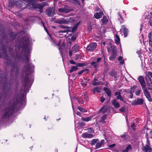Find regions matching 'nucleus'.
<instances>
[{
  "label": "nucleus",
  "instance_id": "f257e3e1",
  "mask_svg": "<svg viewBox=\"0 0 152 152\" xmlns=\"http://www.w3.org/2000/svg\"><path fill=\"white\" fill-rule=\"evenodd\" d=\"M30 51V49L28 45H25L23 48L21 55L17 56L14 58L16 61L18 60L26 62L23 70L24 72H25V74H27V75L25 76L22 81L23 86L24 87L23 91L22 93L23 95L25 94L26 92L27 91L28 88L30 87L33 81L32 76L27 73L29 72H32L34 68V65L29 63V54Z\"/></svg>",
  "mask_w": 152,
  "mask_h": 152
},
{
  "label": "nucleus",
  "instance_id": "f03ea898",
  "mask_svg": "<svg viewBox=\"0 0 152 152\" xmlns=\"http://www.w3.org/2000/svg\"><path fill=\"white\" fill-rule=\"evenodd\" d=\"M16 104V102L15 103H13L12 105L9 107L8 109L5 110L4 114L3 116V118H5L8 117L12 114Z\"/></svg>",
  "mask_w": 152,
  "mask_h": 152
},
{
  "label": "nucleus",
  "instance_id": "7ed1b4c3",
  "mask_svg": "<svg viewBox=\"0 0 152 152\" xmlns=\"http://www.w3.org/2000/svg\"><path fill=\"white\" fill-rule=\"evenodd\" d=\"M74 21V20L72 19L71 18L65 19L64 18L61 19H58L55 21V22L56 23L59 24H69L70 23H72Z\"/></svg>",
  "mask_w": 152,
  "mask_h": 152
},
{
  "label": "nucleus",
  "instance_id": "20e7f679",
  "mask_svg": "<svg viewBox=\"0 0 152 152\" xmlns=\"http://www.w3.org/2000/svg\"><path fill=\"white\" fill-rule=\"evenodd\" d=\"M142 88L143 90L144 94L146 98L148 99L149 101L152 102V99L151 97L150 94L146 86Z\"/></svg>",
  "mask_w": 152,
  "mask_h": 152
},
{
  "label": "nucleus",
  "instance_id": "39448f33",
  "mask_svg": "<svg viewBox=\"0 0 152 152\" xmlns=\"http://www.w3.org/2000/svg\"><path fill=\"white\" fill-rule=\"evenodd\" d=\"M97 46V45L96 43H92L88 45L86 50L88 51H93L95 50Z\"/></svg>",
  "mask_w": 152,
  "mask_h": 152
},
{
  "label": "nucleus",
  "instance_id": "423d86ee",
  "mask_svg": "<svg viewBox=\"0 0 152 152\" xmlns=\"http://www.w3.org/2000/svg\"><path fill=\"white\" fill-rule=\"evenodd\" d=\"M138 80L142 88L146 87L145 83L143 77L142 76H139L138 77Z\"/></svg>",
  "mask_w": 152,
  "mask_h": 152
},
{
  "label": "nucleus",
  "instance_id": "0eeeda50",
  "mask_svg": "<svg viewBox=\"0 0 152 152\" xmlns=\"http://www.w3.org/2000/svg\"><path fill=\"white\" fill-rule=\"evenodd\" d=\"M55 14L54 9L53 7L50 8L47 10V14L49 16H51Z\"/></svg>",
  "mask_w": 152,
  "mask_h": 152
},
{
  "label": "nucleus",
  "instance_id": "6e6552de",
  "mask_svg": "<svg viewBox=\"0 0 152 152\" xmlns=\"http://www.w3.org/2000/svg\"><path fill=\"white\" fill-rule=\"evenodd\" d=\"M10 64L12 67V70H11V73H13L14 72L15 73L18 70V67L17 64L15 63L14 64H12L11 63H10Z\"/></svg>",
  "mask_w": 152,
  "mask_h": 152
},
{
  "label": "nucleus",
  "instance_id": "1a4fd4ad",
  "mask_svg": "<svg viewBox=\"0 0 152 152\" xmlns=\"http://www.w3.org/2000/svg\"><path fill=\"white\" fill-rule=\"evenodd\" d=\"M58 10L60 12H64L65 13H67L69 11V10L68 8V7L67 6H65L64 8H59Z\"/></svg>",
  "mask_w": 152,
  "mask_h": 152
},
{
  "label": "nucleus",
  "instance_id": "9d476101",
  "mask_svg": "<svg viewBox=\"0 0 152 152\" xmlns=\"http://www.w3.org/2000/svg\"><path fill=\"white\" fill-rule=\"evenodd\" d=\"M143 100L141 98H137L134 102L133 104L135 105H141L143 104Z\"/></svg>",
  "mask_w": 152,
  "mask_h": 152
},
{
  "label": "nucleus",
  "instance_id": "9b49d317",
  "mask_svg": "<svg viewBox=\"0 0 152 152\" xmlns=\"http://www.w3.org/2000/svg\"><path fill=\"white\" fill-rule=\"evenodd\" d=\"M104 140H102L100 142H97L96 145V149L104 145Z\"/></svg>",
  "mask_w": 152,
  "mask_h": 152
},
{
  "label": "nucleus",
  "instance_id": "f8f14e48",
  "mask_svg": "<svg viewBox=\"0 0 152 152\" xmlns=\"http://www.w3.org/2000/svg\"><path fill=\"white\" fill-rule=\"evenodd\" d=\"M142 150L145 152H151L152 149L148 145H146L142 149Z\"/></svg>",
  "mask_w": 152,
  "mask_h": 152
},
{
  "label": "nucleus",
  "instance_id": "ddd939ff",
  "mask_svg": "<svg viewBox=\"0 0 152 152\" xmlns=\"http://www.w3.org/2000/svg\"><path fill=\"white\" fill-rule=\"evenodd\" d=\"M82 137L83 138H92L94 137V135L88 133H85L82 134Z\"/></svg>",
  "mask_w": 152,
  "mask_h": 152
},
{
  "label": "nucleus",
  "instance_id": "4468645a",
  "mask_svg": "<svg viewBox=\"0 0 152 152\" xmlns=\"http://www.w3.org/2000/svg\"><path fill=\"white\" fill-rule=\"evenodd\" d=\"M112 104L114 107L116 109L120 107V104L117 102L116 99H114L113 101Z\"/></svg>",
  "mask_w": 152,
  "mask_h": 152
},
{
  "label": "nucleus",
  "instance_id": "2eb2a0df",
  "mask_svg": "<svg viewBox=\"0 0 152 152\" xmlns=\"http://www.w3.org/2000/svg\"><path fill=\"white\" fill-rule=\"evenodd\" d=\"M121 31H124V37H126L127 36L128 30L127 29L125 28V26H122L121 28Z\"/></svg>",
  "mask_w": 152,
  "mask_h": 152
},
{
  "label": "nucleus",
  "instance_id": "dca6fc26",
  "mask_svg": "<svg viewBox=\"0 0 152 152\" xmlns=\"http://www.w3.org/2000/svg\"><path fill=\"white\" fill-rule=\"evenodd\" d=\"M109 109L106 106H104L102 107L100 109V111L102 112L103 113H104L107 112L109 110Z\"/></svg>",
  "mask_w": 152,
  "mask_h": 152
},
{
  "label": "nucleus",
  "instance_id": "f3484780",
  "mask_svg": "<svg viewBox=\"0 0 152 152\" xmlns=\"http://www.w3.org/2000/svg\"><path fill=\"white\" fill-rule=\"evenodd\" d=\"M103 15V14L102 12H96L94 14V16L95 18L98 19L102 16Z\"/></svg>",
  "mask_w": 152,
  "mask_h": 152
},
{
  "label": "nucleus",
  "instance_id": "a211bd4d",
  "mask_svg": "<svg viewBox=\"0 0 152 152\" xmlns=\"http://www.w3.org/2000/svg\"><path fill=\"white\" fill-rule=\"evenodd\" d=\"M117 56V52H112V54L109 57V59L111 60H114L116 58Z\"/></svg>",
  "mask_w": 152,
  "mask_h": 152
},
{
  "label": "nucleus",
  "instance_id": "6ab92c4d",
  "mask_svg": "<svg viewBox=\"0 0 152 152\" xmlns=\"http://www.w3.org/2000/svg\"><path fill=\"white\" fill-rule=\"evenodd\" d=\"M44 6L42 5L41 4H37L35 5V7L36 8H38L40 10V12H42V9H43V7H44Z\"/></svg>",
  "mask_w": 152,
  "mask_h": 152
},
{
  "label": "nucleus",
  "instance_id": "aec40b11",
  "mask_svg": "<svg viewBox=\"0 0 152 152\" xmlns=\"http://www.w3.org/2000/svg\"><path fill=\"white\" fill-rule=\"evenodd\" d=\"M103 90L106 92V94L107 96H111V93L110 91L106 87H104L103 88Z\"/></svg>",
  "mask_w": 152,
  "mask_h": 152
},
{
  "label": "nucleus",
  "instance_id": "412c9836",
  "mask_svg": "<svg viewBox=\"0 0 152 152\" xmlns=\"http://www.w3.org/2000/svg\"><path fill=\"white\" fill-rule=\"evenodd\" d=\"M101 83H102L101 82V81H98L97 80L94 79V80L93 81L92 85L93 86H97L99 85Z\"/></svg>",
  "mask_w": 152,
  "mask_h": 152
},
{
  "label": "nucleus",
  "instance_id": "4be33fe9",
  "mask_svg": "<svg viewBox=\"0 0 152 152\" xmlns=\"http://www.w3.org/2000/svg\"><path fill=\"white\" fill-rule=\"evenodd\" d=\"M72 51L75 53L77 52L78 49V45L75 44L72 48Z\"/></svg>",
  "mask_w": 152,
  "mask_h": 152
},
{
  "label": "nucleus",
  "instance_id": "5701e85b",
  "mask_svg": "<svg viewBox=\"0 0 152 152\" xmlns=\"http://www.w3.org/2000/svg\"><path fill=\"white\" fill-rule=\"evenodd\" d=\"M149 16L150 19L148 23L150 26H152V12L150 13V15H149Z\"/></svg>",
  "mask_w": 152,
  "mask_h": 152
},
{
  "label": "nucleus",
  "instance_id": "b1692460",
  "mask_svg": "<svg viewBox=\"0 0 152 152\" xmlns=\"http://www.w3.org/2000/svg\"><path fill=\"white\" fill-rule=\"evenodd\" d=\"M148 37L149 39V44L150 47L152 46V34L151 33H150L148 35Z\"/></svg>",
  "mask_w": 152,
  "mask_h": 152
},
{
  "label": "nucleus",
  "instance_id": "393cba45",
  "mask_svg": "<svg viewBox=\"0 0 152 152\" xmlns=\"http://www.w3.org/2000/svg\"><path fill=\"white\" fill-rule=\"evenodd\" d=\"M100 88L98 87H96L94 88L93 91V92L94 94L95 92L99 93L100 92Z\"/></svg>",
  "mask_w": 152,
  "mask_h": 152
},
{
  "label": "nucleus",
  "instance_id": "a878e982",
  "mask_svg": "<svg viewBox=\"0 0 152 152\" xmlns=\"http://www.w3.org/2000/svg\"><path fill=\"white\" fill-rule=\"evenodd\" d=\"M91 64L94 67V68H96L99 65V63L97 62L96 61H94L92 62Z\"/></svg>",
  "mask_w": 152,
  "mask_h": 152
},
{
  "label": "nucleus",
  "instance_id": "bb28decb",
  "mask_svg": "<svg viewBox=\"0 0 152 152\" xmlns=\"http://www.w3.org/2000/svg\"><path fill=\"white\" fill-rule=\"evenodd\" d=\"M79 24H80V23L78 22L75 24V26L72 28V32H74L77 29L78 26L79 25Z\"/></svg>",
  "mask_w": 152,
  "mask_h": 152
},
{
  "label": "nucleus",
  "instance_id": "cd10ccee",
  "mask_svg": "<svg viewBox=\"0 0 152 152\" xmlns=\"http://www.w3.org/2000/svg\"><path fill=\"white\" fill-rule=\"evenodd\" d=\"M82 119L83 121H85L86 122H88L91 120L92 117H89L86 118L82 117Z\"/></svg>",
  "mask_w": 152,
  "mask_h": 152
},
{
  "label": "nucleus",
  "instance_id": "c85d7f7f",
  "mask_svg": "<svg viewBox=\"0 0 152 152\" xmlns=\"http://www.w3.org/2000/svg\"><path fill=\"white\" fill-rule=\"evenodd\" d=\"M132 148L131 145H129L126 148L125 150L123 151V152H128V151L131 149Z\"/></svg>",
  "mask_w": 152,
  "mask_h": 152
},
{
  "label": "nucleus",
  "instance_id": "c756f323",
  "mask_svg": "<svg viewBox=\"0 0 152 152\" xmlns=\"http://www.w3.org/2000/svg\"><path fill=\"white\" fill-rule=\"evenodd\" d=\"M102 21L103 24H106L108 22V20L106 16H104Z\"/></svg>",
  "mask_w": 152,
  "mask_h": 152
},
{
  "label": "nucleus",
  "instance_id": "7c9ffc66",
  "mask_svg": "<svg viewBox=\"0 0 152 152\" xmlns=\"http://www.w3.org/2000/svg\"><path fill=\"white\" fill-rule=\"evenodd\" d=\"M120 39L119 36L117 35H115V41L117 45L118 44L120 43Z\"/></svg>",
  "mask_w": 152,
  "mask_h": 152
},
{
  "label": "nucleus",
  "instance_id": "2f4dec72",
  "mask_svg": "<svg viewBox=\"0 0 152 152\" xmlns=\"http://www.w3.org/2000/svg\"><path fill=\"white\" fill-rule=\"evenodd\" d=\"M106 117L107 115H103L101 118L100 121L103 124L105 123V122L104 121L106 119Z\"/></svg>",
  "mask_w": 152,
  "mask_h": 152
},
{
  "label": "nucleus",
  "instance_id": "473e14b6",
  "mask_svg": "<svg viewBox=\"0 0 152 152\" xmlns=\"http://www.w3.org/2000/svg\"><path fill=\"white\" fill-rule=\"evenodd\" d=\"M78 68L77 66H73L70 70L69 72L70 73H72L74 71L76 70Z\"/></svg>",
  "mask_w": 152,
  "mask_h": 152
},
{
  "label": "nucleus",
  "instance_id": "72a5a7b5",
  "mask_svg": "<svg viewBox=\"0 0 152 152\" xmlns=\"http://www.w3.org/2000/svg\"><path fill=\"white\" fill-rule=\"evenodd\" d=\"M88 69H85L81 70L80 72H78V74L79 75H81L84 72H88Z\"/></svg>",
  "mask_w": 152,
  "mask_h": 152
},
{
  "label": "nucleus",
  "instance_id": "f704fd0d",
  "mask_svg": "<svg viewBox=\"0 0 152 152\" xmlns=\"http://www.w3.org/2000/svg\"><path fill=\"white\" fill-rule=\"evenodd\" d=\"M76 99L79 102H81V103L83 104H84V101L83 100L82 98L81 97L79 98L78 99L76 98Z\"/></svg>",
  "mask_w": 152,
  "mask_h": 152
},
{
  "label": "nucleus",
  "instance_id": "c9c22d12",
  "mask_svg": "<svg viewBox=\"0 0 152 152\" xmlns=\"http://www.w3.org/2000/svg\"><path fill=\"white\" fill-rule=\"evenodd\" d=\"M98 140L97 139H94L92 140L91 143V145H95L96 143Z\"/></svg>",
  "mask_w": 152,
  "mask_h": 152
},
{
  "label": "nucleus",
  "instance_id": "e433bc0d",
  "mask_svg": "<svg viewBox=\"0 0 152 152\" xmlns=\"http://www.w3.org/2000/svg\"><path fill=\"white\" fill-rule=\"evenodd\" d=\"M112 52H116V47L115 46H111Z\"/></svg>",
  "mask_w": 152,
  "mask_h": 152
},
{
  "label": "nucleus",
  "instance_id": "4c0bfd02",
  "mask_svg": "<svg viewBox=\"0 0 152 152\" xmlns=\"http://www.w3.org/2000/svg\"><path fill=\"white\" fill-rule=\"evenodd\" d=\"M77 109L81 112H86V111L84 108L81 107H77Z\"/></svg>",
  "mask_w": 152,
  "mask_h": 152
},
{
  "label": "nucleus",
  "instance_id": "58836bf2",
  "mask_svg": "<svg viewBox=\"0 0 152 152\" xmlns=\"http://www.w3.org/2000/svg\"><path fill=\"white\" fill-rule=\"evenodd\" d=\"M116 98L117 99H119L121 101H123L124 99V98L121 96V94H119V96H117Z\"/></svg>",
  "mask_w": 152,
  "mask_h": 152
},
{
  "label": "nucleus",
  "instance_id": "ea45409f",
  "mask_svg": "<svg viewBox=\"0 0 152 152\" xmlns=\"http://www.w3.org/2000/svg\"><path fill=\"white\" fill-rule=\"evenodd\" d=\"M121 137L124 139H126L127 138L128 135L125 134H124L121 135Z\"/></svg>",
  "mask_w": 152,
  "mask_h": 152
},
{
  "label": "nucleus",
  "instance_id": "a19ab883",
  "mask_svg": "<svg viewBox=\"0 0 152 152\" xmlns=\"http://www.w3.org/2000/svg\"><path fill=\"white\" fill-rule=\"evenodd\" d=\"M146 138L147 139V145H150V141L148 140V134L147 133L146 134Z\"/></svg>",
  "mask_w": 152,
  "mask_h": 152
},
{
  "label": "nucleus",
  "instance_id": "79ce46f5",
  "mask_svg": "<svg viewBox=\"0 0 152 152\" xmlns=\"http://www.w3.org/2000/svg\"><path fill=\"white\" fill-rule=\"evenodd\" d=\"M88 132L90 133H94V130L93 128H90L88 129Z\"/></svg>",
  "mask_w": 152,
  "mask_h": 152
},
{
  "label": "nucleus",
  "instance_id": "37998d69",
  "mask_svg": "<svg viewBox=\"0 0 152 152\" xmlns=\"http://www.w3.org/2000/svg\"><path fill=\"white\" fill-rule=\"evenodd\" d=\"M77 66L81 67L84 66V64L83 63H78L76 64Z\"/></svg>",
  "mask_w": 152,
  "mask_h": 152
},
{
  "label": "nucleus",
  "instance_id": "c03bdc74",
  "mask_svg": "<svg viewBox=\"0 0 152 152\" xmlns=\"http://www.w3.org/2000/svg\"><path fill=\"white\" fill-rule=\"evenodd\" d=\"M102 59V58L101 57L98 58L96 59V61L97 62L99 63V62H100L101 61Z\"/></svg>",
  "mask_w": 152,
  "mask_h": 152
},
{
  "label": "nucleus",
  "instance_id": "a18cd8bd",
  "mask_svg": "<svg viewBox=\"0 0 152 152\" xmlns=\"http://www.w3.org/2000/svg\"><path fill=\"white\" fill-rule=\"evenodd\" d=\"M141 90H139L137 91H136L135 92V94L137 95H139L140 93Z\"/></svg>",
  "mask_w": 152,
  "mask_h": 152
},
{
  "label": "nucleus",
  "instance_id": "49530a36",
  "mask_svg": "<svg viewBox=\"0 0 152 152\" xmlns=\"http://www.w3.org/2000/svg\"><path fill=\"white\" fill-rule=\"evenodd\" d=\"M147 74L152 78V72L148 71L147 72Z\"/></svg>",
  "mask_w": 152,
  "mask_h": 152
},
{
  "label": "nucleus",
  "instance_id": "de8ad7c7",
  "mask_svg": "<svg viewBox=\"0 0 152 152\" xmlns=\"http://www.w3.org/2000/svg\"><path fill=\"white\" fill-rule=\"evenodd\" d=\"M119 110L120 111H121L122 112H124L125 111L124 109V107H122V108L120 109Z\"/></svg>",
  "mask_w": 152,
  "mask_h": 152
},
{
  "label": "nucleus",
  "instance_id": "09e8293b",
  "mask_svg": "<svg viewBox=\"0 0 152 152\" xmlns=\"http://www.w3.org/2000/svg\"><path fill=\"white\" fill-rule=\"evenodd\" d=\"M79 125L81 126L82 127H83L85 126V124L82 122H79Z\"/></svg>",
  "mask_w": 152,
  "mask_h": 152
},
{
  "label": "nucleus",
  "instance_id": "8fccbe9b",
  "mask_svg": "<svg viewBox=\"0 0 152 152\" xmlns=\"http://www.w3.org/2000/svg\"><path fill=\"white\" fill-rule=\"evenodd\" d=\"M76 37L75 36H73L71 38V40L72 41H74L76 40Z\"/></svg>",
  "mask_w": 152,
  "mask_h": 152
},
{
  "label": "nucleus",
  "instance_id": "3c124183",
  "mask_svg": "<svg viewBox=\"0 0 152 152\" xmlns=\"http://www.w3.org/2000/svg\"><path fill=\"white\" fill-rule=\"evenodd\" d=\"M105 99V98H103L102 97H101L100 98L101 101L102 103L104 101Z\"/></svg>",
  "mask_w": 152,
  "mask_h": 152
},
{
  "label": "nucleus",
  "instance_id": "603ef678",
  "mask_svg": "<svg viewBox=\"0 0 152 152\" xmlns=\"http://www.w3.org/2000/svg\"><path fill=\"white\" fill-rule=\"evenodd\" d=\"M70 63L73 64H76L75 62L72 60H70L69 61Z\"/></svg>",
  "mask_w": 152,
  "mask_h": 152
},
{
  "label": "nucleus",
  "instance_id": "864d4df0",
  "mask_svg": "<svg viewBox=\"0 0 152 152\" xmlns=\"http://www.w3.org/2000/svg\"><path fill=\"white\" fill-rule=\"evenodd\" d=\"M136 88L137 86H134L131 88L130 89L134 90Z\"/></svg>",
  "mask_w": 152,
  "mask_h": 152
},
{
  "label": "nucleus",
  "instance_id": "5fc2aeb1",
  "mask_svg": "<svg viewBox=\"0 0 152 152\" xmlns=\"http://www.w3.org/2000/svg\"><path fill=\"white\" fill-rule=\"evenodd\" d=\"M72 50H70L69 52V55L70 57H71L72 55Z\"/></svg>",
  "mask_w": 152,
  "mask_h": 152
},
{
  "label": "nucleus",
  "instance_id": "6e6d98bb",
  "mask_svg": "<svg viewBox=\"0 0 152 152\" xmlns=\"http://www.w3.org/2000/svg\"><path fill=\"white\" fill-rule=\"evenodd\" d=\"M131 126L133 129H135L134 127L135 126L134 123L132 124L131 125Z\"/></svg>",
  "mask_w": 152,
  "mask_h": 152
},
{
  "label": "nucleus",
  "instance_id": "4d7b16f0",
  "mask_svg": "<svg viewBox=\"0 0 152 152\" xmlns=\"http://www.w3.org/2000/svg\"><path fill=\"white\" fill-rule=\"evenodd\" d=\"M86 94V93H84V98L86 100H87V99L88 96Z\"/></svg>",
  "mask_w": 152,
  "mask_h": 152
},
{
  "label": "nucleus",
  "instance_id": "13d9d810",
  "mask_svg": "<svg viewBox=\"0 0 152 152\" xmlns=\"http://www.w3.org/2000/svg\"><path fill=\"white\" fill-rule=\"evenodd\" d=\"M119 94H121V93L119 92H116L115 93V95L119 96Z\"/></svg>",
  "mask_w": 152,
  "mask_h": 152
},
{
  "label": "nucleus",
  "instance_id": "bf43d9fd",
  "mask_svg": "<svg viewBox=\"0 0 152 152\" xmlns=\"http://www.w3.org/2000/svg\"><path fill=\"white\" fill-rule=\"evenodd\" d=\"M134 90H129V92L130 94H132L134 92Z\"/></svg>",
  "mask_w": 152,
  "mask_h": 152
},
{
  "label": "nucleus",
  "instance_id": "052dcab7",
  "mask_svg": "<svg viewBox=\"0 0 152 152\" xmlns=\"http://www.w3.org/2000/svg\"><path fill=\"white\" fill-rule=\"evenodd\" d=\"M115 146V144H113L112 145H109V146L110 147H113Z\"/></svg>",
  "mask_w": 152,
  "mask_h": 152
},
{
  "label": "nucleus",
  "instance_id": "680f3d73",
  "mask_svg": "<svg viewBox=\"0 0 152 152\" xmlns=\"http://www.w3.org/2000/svg\"><path fill=\"white\" fill-rule=\"evenodd\" d=\"M149 134L150 135H151L150 138L151 139H152V130H151L150 131Z\"/></svg>",
  "mask_w": 152,
  "mask_h": 152
},
{
  "label": "nucleus",
  "instance_id": "e2e57ef3",
  "mask_svg": "<svg viewBox=\"0 0 152 152\" xmlns=\"http://www.w3.org/2000/svg\"><path fill=\"white\" fill-rule=\"evenodd\" d=\"M16 2H17V3H16V5H18V4H17V3H18V4H21V1H20V0H19V1H16Z\"/></svg>",
  "mask_w": 152,
  "mask_h": 152
},
{
  "label": "nucleus",
  "instance_id": "0e129e2a",
  "mask_svg": "<svg viewBox=\"0 0 152 152\" xmlns=\"http://www.w3.org/2000/svg\"><path fill=\"white\" fill-rule=\"evenodd\" d=\"M122 59V56H120L118 58V60L119 61H121Z\"/></svg>",
  "mask_w": 152,
  "mask_h": 152
},
{
  "label": "nucleus",
  "instance_id": "69168bd1",
  "mask_svg": "<svg viewBox=\"0 0 152 152\" xmlns=\"http://www.w3.org/2000/svg\"><path fill=\"white\" fill-rule=\"evenodd\" d=\"M73 0L75 2H76L78 4H79V2L77 0Z\"/></svg>",
  "mask_w": 152,
  "mask_h": 152
},
{
  "label": "nucleus",
  "instance_id": "338daca9",
  "mask_svg": "<svg viewBox=\"0 0 152 152\" xmlns=\"http://www.w3.org/2000/svg\"><path fill=\"white\" fill-rule=\"evenodd\" d=\"M76 114L78 115H80L81 114V113L79 112H78Z\"/></svg>",
  "mask_w": 152,
  "mask_h": 152
},
{
  "label": "nucleus",
  "instance_id": "774afa93",
  "mask_svg": "<svg viewBox=\"0 0 152 152\" xmlns=\"http://www.w3.org/2000/svg\"><path fill=\"white\" fill-rule=\"evenodd\" d=\"M131 95L130 96V98H132L133 96V94H130Z\"/></svg>",
  "mask_w": 152,
  "mask_h": 152
}]
</instances>
